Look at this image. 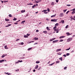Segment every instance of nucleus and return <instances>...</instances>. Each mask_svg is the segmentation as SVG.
I'll return each instance as SVG.
<instances>
[{
    "mask_svg": "<svg viewBox=\"0 0 75 75\" xmlns=\"http://www.w3.org/2000/svg\"><path fill=\"white\" fill-rule=\"evenodd\" d=\"M30 35V34H29L28 33L27 34V35L28 36H29V35Z\"/></svg>",
    "mask_w": 75,
    "mask_h": 75,
    "instance_id": "nucleus-57",
    "label": "nucleus"
},
{
    "mask_svg": "<svg viewBox=\"0 0 75 75\" xmlns=\"http://www.w3.org/2000/svg\"><path fill=\"white\" fill-rule=\"evenodd\" d=\"M36 64H39V63H40V62L38 61H36Z\"/></svg>",
    "mask_w": 75,
    "mask_h": 75,
    "instance_id": "nucleus-26",
    "label": "nucleus"
},
{
    "mask_svg": "<svg viewBox=\"0 0 75 75\" xmlns=\"http://www.w3.org/2000/svg\"><path fill=\"white\" fill-rule=\"evenodd\" d=\"M11 73H8V75H11Z\"/></svg>",
    "mask_w": 75,
    "mask_h": 75,
    "instance_id": "nucleus-59",
    "label": "nucleus"
},
{
    "mask_svg": "<svg viewBox=\"0 0 75 75\" xmlns=\"http://www.w3.org/2000/svg\"><path fill=\"white\" fill-rule=\"evenodd\" d=\"M25 21H22L21 23V24H24V23H25Z\"/></svg>",
    "mask_w": 75,
    "mask_h": 75,
    "instance_id": "nucleus-16",
    "label": "nucleus"
},
{
    "mask_svg": "<svg viewBox=\"0 0 75 75\" xmlns=\"http://www.w3.org/2000/svg\"><path fill=\"white\" fill-rule=\"evenodd\" d=\"M64 37H65L64 36H61L59 38L61 39V38H64Z\"/></svg>",
    "mask_w": 75,
    "mask_h": 75,
    "instance_id": "nucleus-7",
    "label": "nucleus"
},
{
    "mask_svg": "<svg viewBox=\"0 0 75 75\" xmlns=\"http://www.w3.org/2000/svg\"><path fill=\"white\" fill-rule=\"evenodd\" d=\"M8 16L9 17H11V15L9 14Z\"/></svg>",
    "mask_w": 75,
    "mask_h": 75,
    "instance_id": "nucleus-54",
    "label": "nucleus"
},
{
    "mask_svg": "<svg viewBox=\"0 0 75 75\" xmlns=\"http://www.w3.org/2000/svg\"><path fill=\"white\" fill-rule=\"evenodd\" d=\"M55 16H56V14H55L54 15H53L52 16H51V17H55Z\"/></svg>",
    "mask_w": 75,
    "mask_h": 75,
    "instance_id": "nucleus-17",
    "label": "nucleus"
},
{
    "mask_svg": "<svg viewBox=\"0 0 75 75\" xmlns=\"http://www.w3.org/2000/svg\"><path fill=\"white\" fill-rule=\"evenodd\" d=\"M66 5L67 6H68V7H69V6H71V5L70 4L67 5Z\"/></svg>",
    "mask_w": 75,
    "mask_h": 75,
    "instance_id": "nucleus-50",
    "label": "nucleus"
},
{
    "mask_svg": "<svg viewBox=\"0 0 75 75\" xmlns=\"http://www.w3.org/2000/svg\"><path fill=\"white\" fill-rule=\"evenodd\" d=\"M46 11H45L44 12V13H45V14H47V13H48V12H46Z\"/></svg>",
    "mask_w": 75,
    "mask_h": 75,
    "instance_id": "nucleus-38",
    "label": "nucleus"
},
{
    "mask_svg": "<svg viewBox=\"0 0 75 75\" xmlns=\"http://www.w3.org/2000/svg\"><path fill=\"white\" fill-rule=\"evenodd\" d=\"M63 41V40H62V39H60L59 40L60 42H62V41Z\"/></svg>",
    "mask_w": 75,
    "mask_h": 75,
    "instance_id": "nucleus-36",
    "label": "nucleus"
},
{
    "mask_svg": "<svg viewBox=\"0 0 75 75\" xmlns=\"http://www.w3.org/2000/svg\"><path fill=\"white\" fill-rule=\"evenodd\" d=\"M72 38H69L67 40V42H69L70 41H72Z\"/></svg>",
    "mask_w": 75,
    "mask_h": 75,
    "instance_id": "nucleus-1",
    "label": "nucleus"
},
{
    "mask_svg": "<svg viewBox=\"0 0 75 75\" xmlns=\"http://www.w3.org/2000/svg\"><path fill=\"white\" fill-rule=\"evenodd\" d=\"M55 38H52V40H55Z\"/></svg>",
    "mask_w": 75,
    "mask_h": 75,
    "instance_id": "nucleus-61",
    "label": "nucleus"
},
{
    "mask_svg": "<svg viewBox=\"0 0 75 75\" xmlns=\"http://www.w3.org/2000/svg\"><path fill=\"white\" fill-rule=\"evenodd\" d=\"M59 59H60L61 61H62V57H61V58H59Z\"/></svg>",
    "mask_w": 75,
    "mask_h": 75,
    "instance_id": "nucleus-42",
    "label": "nucleus"
},
{
    "mask_svg": "<svg viewBox=\"0 0 75 75\" xmlns=\"http://www.w3.org/2000/svg\"><path fill=\"white\" fill-rule=\"evenodd\" d=\"M47 11H50V8H47Z\"/></svg>",
    "mask_w": 75,
    "mask_h": 75,
    "instance_id": "nucleus-46",
    "label": "nucleus"
},
{
    "mask_svg": "<svg viewBox=\"0 0 75 75\" xmlns=\"http://www.w3.org/2000/svg\"><path fill=\"white\" fill-rule=\"evenodd\" d=\"M71 49V47H69V48L66 49V51H68V50H69Z\"/></svg>",
    "mask_w": 75,
    "mask_h": 75,
    "instance_id": "nucleus-19",
    "label": "nucleus"
},
{
    "mask_svg": "<svg viewBox=\"0 0 75 75\" xmlns=\"http://www.w3.org/2000/svg\"><path fill=\"white\" fill-rule=\"evenodd\" d=\"M54 62L53 63L51 64H49V66H52V65H53V64H54Z\"/></svg>",
    "mask_w": 75,
    "mask_h": 75,
    "instance_id": "nucleus-21",
    "label": "nucleus"
},
{
    "mask_svg": "<svg viewBox=\"0 0 75 75\" xmlns=\"http://www.w3.org/2000/svg\"><path fill=\"white\" fill-rule=\"evenodd\" d=\"M61 23H64V20H62L61 21Z\"/></svg>",
    "mask_w": 75,
    "mask_h": 75,
    "instance_id": "nucleus-22",
    "label": "nucleus"
},
{
    "mask_svg": "<svg viewBox=\"0 0 75 75\" xmlns=\"http://www.w3.org/2000/svg\"><path fill=\"white\" fill-rule=\"evenodd\" d=\"M56 28H57V26H54V28H53V30H54V31H56Z\"/></svg>",
    "mask_w": 75,
    "mask_h": 75,
    "instance_id": "nucleus-4",
    "label": "nucleus"
},
{
    "mask_svg": "<svg viewBox=\"0 0 75 75\" xmlns=\"http://www.w3.org/2000/svg\"><path fill=\"white\" fill-rule=\"evenodd\" d=\"M63 56H64V57H67V56L65 55V54H64L63 55Z\"/></svg>",
    "mask_w": 75,
    "mask_h": 75,
    "instance_id": "nucleus-60",
    "label": "nucleus"
},
{
    "mask_svg": "<svg viewBox=\"0 0 75 75\" xmlns=\"http://www.w3.org/2000/svg\"><path fill=\"white\" fill-rule=\"evenodd\" d=\"M69 11H67V13H66V14H68V13H69Z\"/></svg>",
    "mask_w": 75,
    "mask_h": 75,
    "instance_id": "nucleus-58",
    "label": "nucleus"
},
{
    "mask_svg": "<svg viewBox=\"0 0 75 75\" xmlns=\"http://www.w3.org/2000/svg\"><path fill=\"white\" fill-rule=\"evenodd\" d=\"M27 5H33V4H31V3L28 4H27Z\"/></svg>",
    "mask_w": 75,
    "mask_h": 75,
    "instance_id": "nucleus-33",
    "label": "nucleus"
},
{
    "mask_svg": "<svg viewBox=\"0 0 75 75\" xmlns=\"http://www.w3.org/2000/svg\"><path fill=\"white\" fill-rule=\"evenodd\" d=\"M67 9L64 10V13H65V12L66 11H67Z\"/></svg>",
    "mask_w": 75,
    "mask_h": 75,
    "instance_id": "nucleus-43",
    "label": "nucleus"
},
{
    "mask_svg": "<svg viewBox=\"0 0 75 75\" xmlns=\"http://www.w3.org/2000/svg\"><path fill=\"white\" fill-rule=\"evenodd\" d=\"M38 68V65H36L35 67V69H37Z\"/></svg>",
    "mask_w": 75,
    "mask_h": 75,
    "instance_id": "nucleus-3",
    "label": "nucleus"
},
{
    "mask_svg": "<svg viewBox=\"0 0 75 75\" xmlns=\"http://www.w3.org/2000/svg\"><path fill=\"white\" fill-rule=\"evenodd\" d=\"M16 71L17 72L18 71H19V69H17V70H16Z\"/></svg>",
    "mask_w": 75,
    "mask_h": 75,
    "instance_id": "nucleus-56",
    "label": "nucleus"
},
{
    "mask_svg": "<svg viewBox=\"0 0 75 75\" xmlns=\"http://www.w3.org/2000/svg\"><path fill=\"white\" fill-rule=\"evenodd\" d=\"M7 1H3V2H4V3H6V2H7Z\"/></svg>",
    "mask_w": 75,
    "mask_h": 75,
    "instance_id": "nucleus-51",
    "label": "nucleus"
},
{
    "mask_svg": "<svg viewBox=\"0 0 75 75\" xmlns=\"http://www.w3.org/2000/svg\"><path fill=\"white\" fill-rule=\"evenodd\" d=\"M60 16H61V17H62V16H64V13H60Z\"/></svg>",
    "mask_w": 75,
    "mask_h": 75,
    "instance_id": "nucleus-9",
    "label": "nucleus"
},
{
    "mask_svg": "<svg viewBox=\"0 0 75 75\" xmlns=\"http://www.w3.org/2000/svg\"><path fill=\"white\" fill-rule=\"evenodd\" d=\"M61 51V49H57L56 50V52H58L59 51Z\"/></svg>",
    "mask_w": 75,
    "mask_h": 75,
    "instance_id": "nucleus-6",
    "label": "nucleus"
},
{
    "mask_svg": "<svg viewBox=\"0 0 75 75\" xmlns=\"http://www.w3.org/2000/svg\"><path fill=\"white\" fill-rule=\"evenodd\" d=\"M13 21H16V20H17V18H16L14 17V19H13Z\"/></svg>",
    "mask_w": 75,
    "mask_h": 75,
    "instance_id": "nucleus-18",
    "label": "nucleus"
},
{
    "mask_svg": "<svg viewBox=\"0 0 75 75\" xmlns=\"http://www.w3.org/2000/svg\"><path fill=\"white\" fill-rule=\"evenodd\" d=\"M18 63H19V62H15V64H18Z\"/></svg>",
    "mask_w": 75,
    "mask_h": 75,
    "instance_id": "nucleus-64",
    "label": "nucleus"
},
{
    "mask_svg": "<svg viewBox=\"0 0 75 75\" xmlns=\"http://www.w3.org/2000/svg\"><path fill=\"white\" fill-rule=\"evenodd\" d=\"M18 62H23V61L21 60V61H20V60H18Z\"/></svg>",
    "mask_w": 75,
    "mask_h": 75,
    "instance_id": "nucleus-35",
    "label": "nucleus"
},
{
    "mask_svg": "<svg viewBox=\"0 0 75 75\" xmlns=\"http://www.w3.org/2000/svg\"><path fill=\"white\" fill-rule=\"evenodd\" d=\"M18 21H17L15 23H14V24H18Z\"/></svg>",
    "mask_w": 75,
    "mask_h": 75,
    "instance_id": "nucleus-27",
    "label": "nucleus"
},
{
    "mask_svg": "<svg viewBox=\"0 0 75 75\" xmlns=\"http://www.w3.org/2000/svg\"><path fill=\"white\" fill-rule=\"evenodd\" d=\"M47 11V10H44L42 11V12H44L45 11Z\"/></svg>",
    "mask_w": 75,
    "mask_h": 75,
    "instance_id": "nucleus-40",
    "label": "nucleus"
},
{
    "mask_svg": "<svg viewBox=\"0 0 75 75\" xmlns=\"http://www.w3.org/2000/svg\"><path fill=\"white\" fill-rule=\"evenodd\" d=\"M4 48L5 49H8V48L7 47V45H6L4 46Z\"/></svg>",
    "mask_w": 75,
    "mask_h": 75,
    "instance_id": "nucleus-20",
    "label": "nucleus"
},
{
    "mask_svg": "<svg viewBox=\"0 0 75 75\" xmlns=\"http://www.w3.org/2000/svg\"><path fill=\"white\" fill-rule=\"evenodd\" d=\"M50 41H53V40L52 39H51L50 40Z\"/></svg>",
    "mask_w": 75,
    "mask_h": 75,
    "instance_id": "nucleus-49",
    "label": "nucleus"
},
{
    "mask_svg": "<svg viewBox=\"0 0 75 75\" xmlns=\"http://www.w3.org/2000/svg\"><path fill=\"white\" fill-rule=\"evenodd\" d=\"M41 68V67H39L38 69V70H40Z\"/></svg>",
    "mask_w": 75,
    "mask_h": 75,
    "instance_id": "nucleus-53",
    "label": "nucleus"
},
{
    "mask_svg": "<svg viewBox=\"0 0 75 75\" xmlns=\"http://www.w3.org/2000/svg\"><path fill=\"white\" fill-rule=\"evenodd\" d=\"M4 61V60H0V63H2Z\"/></svg>",
    "mask_w": 75,
    "mask_h": 75,
    "instance_id": "nucleus-13",
    "label": "nucleus"
},
{
    "mask_svg": "<svg viewBox=\"0 0 75 75\" xmlns=\"http://www.w3.org/2000/svg\"><path fill=\"white\" fill-rule=\"evenodd\" d=\"M37 1L38 2V3H40V2H41V0H38Z\"/></svg>",
    "mask_w": 75,
    "mask_h": 75,
    "instance_id": "nucleus-44",
    "label": "nucleus"
},
{
    "mask_svg": "<svg viewBox=\"0 0 75 75\" xmlns=\"http://www.w3.org/2000/svg\"><path fill=\"white\" fill-rule=\"evenodd\" d=\"M75 13V11H73V12L71 13L72 14H74Z\"/></svg>",
    "mask_w": 75,
    "mask_h": 75,
    "instance_id": "nucleus-25",
    "label": "nucleus"
},
{
    "mask_svg": "<svg viewBox=\"0 0 75 75\" xmlns=\"http://www.w3.org/2000/svg\"><path fill=\"white\" fill-rule=\"evenodd\" d=\"M75 11V8H74L73 9H72V10H71V11Z\"/></svg>",
    "mask_w": 75,
    "mask_h": 75,
    "instance_id": "nucleus-52",
    "label": "nucleus"
},
{
    "mask_svg": "<svg viewBox=\"0 0 75 75\" xmlns=\"http://www.w3.org/2000/svg\"><path fill=\"white\" fill-rule=\"evenodd\" d=\"M67 68V67H65L64 68V69H66Z\"/></svg>",
    "mask_w": 75,
    "mask_h": 75,
    "instance_id": "nucleus-47",
    "label": "nucleus"
},
{
    "mask_svg": "<svg viewBox=\"0 0 75 75\" xmlns=\"http://www.w3.org/2000/svg\"><path fill=\"white\" fill-rule=\"evenodd\" d=\"M34 39L35 40H38V38L35 37L34 38Z\"/></svg>",
    "mask_w": 75,
    "mask_h": 75,
    "instance_id": "nucleus-10",
    "label": "nucleus"
},
{
    "mask_svg": "<svg viewBox=\"0 0 75 75\" xmlns=\"http://www.w3.org/2000/svg\"><path fill=\"white\" fill-rule=\"evenodd\" d=\"M69 26V25H67L65 27V28H68V27Z\"/></svg>",
    "mask_w": 75,
    "mask_h": 75,
    "instance_id": "nucleus-37",
    "label": "nucleus"
},
{
    "mask_svg": "<svg viewBox=\"0 0 75 75\" xmlns=\"http://www.w3.org/2000/svg\"><path fill=\"white\" fill-rule=\"evenodd\" d=\"M35 44H38V43L36 42V43H35L34 44V45H35Z\"/></svg>",
    "mask_w": 75,
    "mask_h": 75,
    "instance_id": "nucleus-62",
    "label": "nucleus"
},
{
    "mask_svg": "<svg viewBox=\"0 0 75 75\" xmlns=\"http://www.w3.org/2000/svg\"><path fill=\"white\" fill-rule=\"evenodd\" d=\"M31 49H32V47L30 48H29L28 49V51H30V50H31Z\"/></svg>",
    "mask_w": 75,
    "mask_h": 75,
    "instance_id": "nucleus-23",
    "label": "nucleus"
},
{
    "mask_svg": "<svg viewBox=\"0 0 75 75\" xmlns=\"http://www.w3.org/2000/svg\"><path fill=\"white\" fill-rule=\"evenodd\" d=\"M46 28H47V30H48V31H49V30H50V29H49V27H48Z\"/></svg>",
    "mask_w": 75,
    "mask_h": 75,
    "instance_id": "nucleus-30",
    "label": "nucleus"
},
{
    "mask_svg": "<svg viewBox=\"0 0 75 75\" xmlns=\"http://www.w3.org/2000/svg\"><path fill=\"white\" fill-rule=\"evenodd\" d=\"M20 44H21V45H23V44H24V43L23 42H21L20 43Z\"/></svg>",
    "mask_w": 75,
    "mask_h": 75,
    "instance_id": "nucleus-48",
    "label": "nucleus"
},
{
    "mask_svg": "<svg viewBox=\"0 0 75 75\" xmlns=\"http://www.w3.org/2000/svg\"><path fill=\"white\" fill-rule=\"evenodd\" d=\"M24 37H25V38H28V36L26 35H24Z\"/></svg>",
    "mask_w": 75,
    "mask_h": 75,
    "instance_id": "nucleus-28",
    "label": "nucleus"
},
{
    "mask_svg": "<svg viewBox=\"0 0 75 75\" xmlns=\"http://www.w3.org/2000/svg\"><path fill=\"white\" fill-rule=\"evenodd\" d=\"M58 1H59V0H56V1L57 2V3H58Z\"/></svg>",
    "mask_w": 75,
    "mask_h": 75,
    "instance_id": "nucleus-55",
    "label": "nucleus"
},
{
    "mask_svg": "<svg viewBox=\"0 0 75 75\" xmlns=\"http://www.w3.org/2000/svg\"><path fill=\"white\" fill-rule=\"evenodd\" d=\"M57 19H52L51 20V21L52 22L53 21V22H56V21H57Z\"/></svg>",
    "mask_w": 75,
    "mask_h": 75,
    "instance_id": "nucleus-2",
    "label": "nucleus"
},
{
    "mask_svg": "<svg viewBox=\"0 0 75 75\" xmlns=\"http://www.w3.org/2000/svg\"><path fill=\"white\" fill-rule=\"evenodd\" d=\"M35 2L36 3H38V2L37 1H36V0H35Z\"/></svg>",
    "mask_w": 75,
    "mask_h": 75,
    "instance_id": "nucleus-45",
    "label": "nucleus"
},
{
    "mask_svg": "<svg viewBox=\"0 0 75 75\" xmlns=\"http://www.w3.org/2000/svg\"><path fill=\"white\" fill-rule=\"evenodd\" d=\"M54 2H52L51 3V5L52 6H54Z\"/></svg>",
    "mask_w": 75,
    "mask_h": 75,
    "instance_id": "nucleus-15",
    "label": "nucleus"
},
{
    "mask_svg": "<svg viewBox=\"0 0 75 75\" xmlns=\"http://www.w3.org/2000/svg\"><path fill=\"white\" fill-rule=\"evenodd\" d=\"M5 21H10V20H9V19H6V18H5Z\"/></svg>",
    "mask_w": 75,
    "mask_h": 75,
    "instance_id": "nucleus-24",
    "label": "nucleus"
},
{
    "mask_svg": "<svg viewBox=\"0 0 75 75\" xmlns=\"http://www.w3.org/2000/svg\"><path fill=\"white\" fill-rule=\"evenodd\" d=\"M25 10H22L21 11V13H24L25 12Z\"/></svg>",
    "mask_w": 75,
    "mask_h": 75,
    "instance_id": "nucleus-11",
    "label": "nucleus"
},
{
    "mask_svg": "<svg viewBox=\"0 0 75 75\" xmlns=\"http://www.w3.org/2000/svg\"><path fill=\"white\" fill-rule=\"evenodd\" d=\"M5 57V55L3 54L2 56H1V58H4Z\"/></svg>",
    "mask_w": 75,
    "mask_h": 75,
    "instance_id": "nucleus-29",
    "label": "nucleus"
},
{
    "mask_svg": "<svg viewBox=\"0 0 75 75\" xmlns=\"http://www.w3.org/2000/svg\"><path fill=\"white\" fill-rule=\"evenodd\" d=\"M43 33L45 34H47V31H44L43 32Z\"/></svg>",
    "mask_w": 75,
    "mask_h": 75,
    "instance_id": "nucleus-14",
    "label": "nucleus"
},
{
    "mask_svg": "<svg viewBox=\"0 0 75 75\" xmlns=\"http://www.w3.org/2000/svg\"><path fill=\"white\" fill-rule=\"evenodd\" d=\"M69 53H67L66 54V55L67 56H68L69 55Z\"/></svg>",
    "mask_w": 75,
    "mask_h": 75,
    "instance_id": "nucleus-41",
    "label": "nucleus"
},
{
    "mask_svg": "<svg viewBox=\"0 0 75 75\" xmlns=\"http://www.w3.org/2000/svg\"><path fill=\"white\" fill-rule=\"evenodd\" d=\"M66 34H67V35L68 36L71 35L72 34H70V33H69V32L67 33Z\"/></svg>",
    "mask_w": 75,
    "mask_h": 75,
    "instance_id": "nucleus-5",
    "label": "nucleus"
},
{
    "mask_svg": "<svg viewBox=\"0 0 75 75\" xmlns=\"http://www.w3.org/2000/svg\"><path fill=\"white\" fill-rule=\"evenodd\" d=\"M31 42H32L31 41H30H30H28V42H27V43H28V44H30V43H31Z\"/></svg>",
    "mask_w": 75,
    "mask_h": 75,
    "instance_id": "nucleus-32",
    "label": "nucleus"
},
{
    "mask_svg": "<svg viewBox=\"0 0 75 75\" xmlns=\"http://www.w3.org/2000/svg\"><path fill=\"white\" fill-rule=\"evenodd\" d=\"M39 31V30H36V32H37V33Z\"/></svg>",
    "mask_w": 75,
    "mask_h": 75,
    "instance_id": "nucleus-63",
    "label": "nucleus"
},
{
    "mask_svg": "<svg viewBox=\"0 0 75 75\" xmlns=\"http://www.w3.org/2000/svg\"><path fill=\"white\" fill-rule=\"evenodd\" d=\"M55 26H57V25H58V23H57L55 24Z\"/></svg>",
    "mask_w": 75,
    "mask_h": 75,
    "instance_id": "nucleus-34",
    "label": "nucleus"
},
{
    "mask_svg": "<svg viewBox=\"0 0 75 75\" xmlns=\"http://www.w3.org/2000/svg\"><path fill=\"white\" fill-rule=\"evenodd\" d=\"M58 40H54V41H53V42L54 43H55L57 42H58Z\"/></svg>",
    "mask_w": 75,
    "mask_h": 75,
    "instance_id": "nucleus-12",
    "label": "nucleus"
},
{
    "mask_svg": "<svg viewBox=\"0 0 75 75\" xmlns=\"http://www.w3.org/2000/svg\"><path fill=\"white\" fill-rule=\"evenodd\" d=\"M11 24H9L8 25H7V26H6L5 27H9V26H11Z\"/></svg>",
    "mask_w": 75,
    "mask_h": 75,
    "instance_id": "nucleus-8",
    "label": "nucleus"
},
{
    "mask_svg": "<svg viewBox=\"0 0 75 75\" xmlns=\"http://www.w3.org/2000/svg\"><path fill=\"white\" fill-rule=\"evenodd\" d=\"M56 64H58V63H59V61H56Z\"/></svg>",
    "mask_w": 75,
    "mask_h": 75,
    "instance_id": "nucleus-31",
    "label": "nucleus"
},
{
    "mask_svg": "<svg viewBox=\"0 0 75 75\" xmlns=\"http://www.w3.org/2000/svg\"><path fill=\"white\" fill-rule=\"evenodd\" d=\"M35 7V5H33L32 6V8H34Z\"/></svg>",
    "mask_w": 75,
    "mask_h": 75,
    "instance_id": "nucleus-39",
    "label": "nucleus"
}]
</instances>
